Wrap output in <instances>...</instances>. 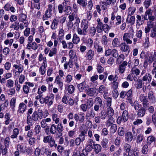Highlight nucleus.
Listing matches in <instances>:
<instances>
[{
	"mask_svg": "<svg viewBox=\"0 0 156 156\" xmlns=\"http://www.w3.org/2000/svg\"><path fill=\"white\" fill-rule=\"evenodd\" d=\"M89 22L86 19H83L81 21L80 27L77 28V32L80 35L85 36L87 35L89 27Z\"/></svg>",
	"mask_w": 156,
	"mask_h": 156,
	"instance_id": "nucleus-1",
	"label": "nucleus"
},
{
	"mask_svg": "<svg viewBox=\"0 0 156 156\" xmlns=\"http://www.w3.org/2000/svg\"><path fill=\"white\" fill-rule=\"evenodd\" d=\"M54 98V95L51 94L50 96H47L45 98H41L39 101L41 104H47L48 107H50L53 104Z\"/></svg>",
	"mask_w": 156,
	"mask_h": 156,
	"instance_id": "nucleus-2",
	"label": "nucleus"
},
{
	"mask_svg": "<svg viewBox=\"0 0 156 156\" xmlns=\"http://www.w3.org/2000/svg\"><path fill=\"white\" fill-rule=\"evenodd\" d=\"M87 133L86 131H81L78 137H76L75 140V144L79 146L81 143H83L85 140V136Z\"/></svg>",
	"mask_w": 156,
	"mask_h": 156,
	"instance_id": "nucleus-3",
	"label": "nucleus"
},
{
	"mask_svg": "<svg viewBox=\"0 0 156 156\" xmlns=\"http://www.w3.org/2000/svg\"><path fill=\"white\" fill-rule=\"evenodd\" d=\"M42 118V111L40 110L39 109L37 111H34L32 115V119L35 122L37 121L39 119H41Z\"/></svg>",
	"mask_w": 156,
	"mask_h": 156,
	"instance_id": "nucleus-4",
	"label": "nucleus"
},
{
	"mask_svg": "<svg viewBox=\"0 0 156 156\" xmlns=\"http://www.w3.org/2000/svg\"><path fill=\"white\" fill-rule=\"evenodd\" d=\"M27 103L28 101L27 99L24 100V103H20L19 105L17 112L20 114H23L24 113L27 109V106L26 104Z\"/></svg>",
	"mask_w": 156,
	"mask_h": 156,
	"instance_id": "nucleus-5",
	"label": "nucleus"
},
{
	"mask_svg": "<svg viewBox=\"0 0 156 156\" xmlns=\"http://www.w3.org/2000/svg\"><path fill=\"white\" fill-rule=\"evenodd\" d=\"M52 5L51 4L48 5V8L46 11L45 14L43 16V19L44 20H47V18H50L52 15Z\"/></svg>",
	"mask_w": 156,
	"mask_h": 156,
	"instance_id": "nucleus-6",
	"label": "nucleus"
},
{
	"mask_svg": "<svg viewBox=\"0 0 156 156\" xmlns=\"http://www.w3.org/2000/svg\"><path fill=\"white\" fill-rule=\"evenodd\" d=\"M43 142L45 143H48L50 146H53L55 143V140L51 135H48L46 136H44L43 140Z\"/></svg>",
	"mask_w": 156,
	"mask_h": 156,
	"instance_id": "nucleus-7",
	"label": "nucleus"
},
{
	"mask_svg": "<svg viewBox=\"0 0 156 156\" xmlns=\"http://www.w3.org/2000/svg\"><path fill=\"white\" fill-rule=\"evenodd\" d=\"M133 34L129 33H125L123 36V40L126 42L127 44H131L132 41L129 38L131 37L133 38Z\"/></svg>",
	"mask_w": 156,
	"mask_h": 156,
	"instance_id": "nucleus-8",
	"label": "nucleus"
},
{
	"mask_svg": "<svg viewBox=\"0 0 156 156\" xmlns=\"http://www.w3.org/2000/svg\"><path fill=\"white\" fill-rule=\"evenodd\" d=\"M4 8L5 11H10L12 13H14L16 12V9L11 3L8 2L5 4L4 6Z\"/></svg>",
	"mask_w": 156,
	"mask_h": 156,
	"instance_id": "nucleus-9",
	"label": "nucleus"
},
{
	"mask_svg": "<svg viewBox=\"0 0 156 156\" xmlns=\"http://www.w3.org/2000/svg\"><path fill=\"white\" fill-rule=\"evenodd\" d=\"M86 93L90 97H93L94 95H97L96 89L94 87L89 88L86 90Z\"/></svg>",
	"mask_w": 156,
	"mask_h": 156,
	"instance_id": "nucleus-10",
	"label": "nucleus"
},
{
	"mask_svg": "<svg viewBox=\"0 0 156 156\" xmlns=\"http://www.w3.org/2000/svg\"><path fill=\"white\" fill-rule=\"evenodd\" d=\"M116 0H105V2H102V3L105 5V7L103 6V10H105L106 9H107L109 6L111 4L114 5L116 3Z\"/></svg>",
	"mask_w": 156,
	"mask_h": 156,
	"instance_id": "nucleus-11",
	"label": "nucleus"
},
{
	"mask_svg": "<svg viewBox=\"0 0 156 156\" xmlns=\"http://www.w3.org/2000/svg\"><path fill=\"white\" fill-rule=\"evenodd\" d=\"M140 100L142 102L143 106L147 108L148 106L147 99L146 96H144L143 94H140L139 97Z\"/></svg>",
	"mask_w": 156,
	"mask_h": 156,
	"instance_id": "nucleus-12",
	"label": "nucleus"
},
{
	"mask_svg": "<svg viewBox=\"0 0 156 156\" xmlns=\"http://www.w3.org/2000/svg\"><path fill=\"white\" fill-rule=\"evenodd\" d=\"M127 64L128 63L127 62L124 61L119 66L118 70L119 73L123 74L124 73L126 66L127 65Z\"/></svg>",
	"mask_w": 156,
	"mask_h": 156,
	"instance_id": "nucleus-13",
	"label": "nucleus"
},
{
	"mask_svg": "<svg viewBox=\"0 0 156 156\" xmlns=\"http://www.w3.org/2000/svg\"><path fill=\"white\" fill-rule=\"evenodd\" d=\"M154 12L155 13L154 14L155 16L152 15H151L149 17H148L147 18V20H149V21L147 23L150 24V23H152L153 24V26H156V22H154V21L155 20H156V9H155Z\"/></svg>",
	"mask_w": 156,
	"mask_h": 156,
	"instance_id": "nucleus-14",
	"label": "nucleus"
},
{
	"mask_svg": "<svg viewBox=\"0 0 156 156\" xmlns=\"http://www.w3.org/2000/svg\"><path fill=\"white\" fill-rule=\"evenodd\" d=\"M51 119L50 118H47L46 119H43L41 122V126L42 128H44L48 125V123L51 122Z\"/></svg>",
	"mask_w": 156,
	"mask_h": 156,
	"instance_id": "nucleus-15",
	"label": "nucleus"
},
{
	"mask_svg": "<svg viewBox=\"0 0 156 156\" xmlns=\"http://www.w3.org/2000/svg\"><path fill=\"white\" fill-rule=\"evenodd\" d=\"M27 48L29 50L32 49L34 50H36L38 48V46L35 42L28 43L27 45Z\"/></svg>",
	"mask_w": 156,
	"mask_h": 156,
	"instance_id": "nucleus-16",
	"label": "nucleus"
},
{
	"mask_svg": "<svg viewBox=\"0 0 156 156\" xmlns=\"http://www.w3.org/2000/svg\"><path fill=\"white\" fill-rule=\"evenodd\" d=\"M23 66L19 62V63L14 64L13 65L12 71L13 73L15 72L16 70H17V71H23Z\"/></svg>",
	"mask_w": 156,
	"mask_h": 156,
	"instance_id": "nucleus-17",
	"label": "nucleus"
},
{
	"mask_svg": "<svg viewBox=\"0 0 156 156\" xmlns=\"http://www.w3.org/2000/svg\"><path fill=\"white\" fill-rule=\"evenodd\" d=\"M94 55V51L91 49H90L87 53L86 58L88 60H90L93 58Z\"/></svg>",
	"mask_w": 156,
	"mask_h": 156,
	"instance_id": "nucleus-18",
	"label": "nucleus"
},
{
	"mask_svg": "<svg viewBox=\"0 0 156 156\" xmlns=\"http://www.w3.org/2000/svg\"><path fill=\"white\" fill-rule=\"evenodd\" d=\"M59 22V18L54 19L52 22L51 26V28L53 30L56 29Z\"/></svg>",
	"mask_w": 156,
	"mask_h": 156,
	"instance_id": "nucleus-19",
	"label": "nucleus"
},
{
	"mask_svg": "<svg viewBox=\"0 0 156 156\" xmlns=\"http://www.w3.org/2000/svg\"><path fill=\"white\" fill-rule=\"evenodd\" d=\"M103 97L106 100V105L108 107H110L112 105V98L108 97L107 93H105L103 95Z\"/></svg>",
	"mask_w": 156,
	"mask_h": 156,
	"instance_id": "nucleus-20",
	"label": "nucleus"
},
{
	"mask_svg": "<svg viewBox=\"0 0 156 156\" xmlns=\"http://www.w3.org/2000/svg\"><path fill=\"white\" fill-rule=\"evenodd\" d=\"M120 50L122 51H127L129 49V45L125 42L122 43L120 44Z\"/></svg>",
	"mask_w": 156,
	"mask_h": 156,
	"instance_id": "nucleus-21",
	"label": "nucleus"
},
{
	"mask_svg": "<svg viewBox=\"0 0 156 156\" xmlns=\"http://www.w3.org/2000/svg\"><path fill=\"white\" fill-rule=\"evenodd\" d=\"M120 44L119 40L117 38H114L112 41V45L113 47H118Z\"/></svg>",
	"mask_w": 156,
	"mask_h": 156,
	"instance_id": "nucleus-22",
	"label": "nucleus"
},
{
	"mask_svg": "<svg viewBox=\"0 0 156 156\" xmlns=\"http://www.w3.org/2000/svg\"><path fill=\"white\" fill-rule=\"evenodd\" d=\"M140 154V152L139 149L137 147H135L132 152H131L128 154V156H139Z\"/></svg>",
	"mask_w": 156,
	"mask_h": 156,
	"instance_id": "nucleus-23",
	"label": "nucleus"
},
{
	"mask_svg": "<svg viewBox=\"0 0 156 156\" xmlns=\"http://www.w3.org/2000/svg\"><path fill=\"white\" fill-rule=\"evenodd\" d=\"M148 98L151 102L153 103L155 102V98L154 96V93L152 91H150L149 92Z\"/></svg>",
	"mask_w": 156,
	"mask_h": 156,
	"instance_id": "nucleus-24",
	"label": "nucleus"
},
{
	"mask_svg": "<svg viewBox=\"0 0 156 156\" xmlns=\"http://www.w3.org/2000/svg\"><path fill=\"white\" fill-rule=\"evenodd\" d=\"M152 79L151 75L149 73H146L145 75L143 77L142 80L144 81H147L150 83Z\"/></svg>",
	"mask_w": 156,
	"mask_h": 156,
	"instance_id": "nucleus-25",
	"label": "nucleus"
},
{
	"mask_svg": "<svg viewBox=\"0 0 156 156\" xmlns=\"http://www.w3.org/2000/svg\"><path fill=\"white\" fill-rule=\"evenodd\" d=\"M52 119L56 124L59 123L60 121V117L57 114L54 113L52 115Z\"/></svg>",
	"mask_w": 156,
	"mask_h": 156,
	"instance_id": "nucleus-26",
	"label": "nucleus"
},
{
	"mask_svg": "<svg viewBox=\"0 0 156 156\" xmlns=\"http://www.w3.org/2000/svg\"><path fill=\"white\" fill-rule=\"evenodd\" d=\"M122 117L123 118V120L124 122H126L128 120L129 114L127 111L125 110L123 112Z\"/></svg>",
	"mask_w": 156,
	"mask_h": 156,
	"instance_id": "nucleus-27",
	"label": "nucleus"
},
{
	"mask_svg": "<svg viewBox=\"0 0 156 156\" xmlns=\"http://www.w3.org/2000/svg\"><path fill=\"white\" fill-rule=\"evenodd\" d=\"M151 15H152L151 10V9H149L145 12L144 15H142V19H144L145 20H147V16H148V17H149Z\"/></svg>",
	"mask_w": 156,
	"mask_h": 156,
	"instance_id": "nucleus-28",
	"label": "nucleus"
},
{
	"mask_svg": "<svg viewBox=\"0 0 156 156\" xmlns=\"http://www.w3.org/2000/svg\"><path fill=\"white\" fill-rule=\"evenodd\" d=\"M80 39L79 37L75 33L73 34V37L72 41L74 44H77L80 41Z\"/></svg>",
	"mask_w": 156,
	"mask_h": 156,
	"instance_id": "nucleus-29",
	"label": "nucleus"
},
{
	"mask_svg": "<svg viewBox=\"0 0 156 156\" xmlns=\"http://www.w3.org/2000/svg\"><path fill=\"white\" fill-rule=\"evenodd\" d=\"M5 118L6 119L5 123L6 125H8L9 122L12 120V118H11V115L9 113H7L5 114Z\"/></svg>",
	"mask_w": 156,
	"mask_h": 156,
	"instance_id": "nucleus-30",
	"label": "nucleus"
},
{
	"mask_svg": "<svg viewBox=\"0 0 156 156\" xmlns=\"http://www.w3.org/2000/svg\"><path fill=\"white\" fill-rule=\"evenodd\" d=\"M27 16L26 14L24 13H21L19 15V20L20 22H27V21L26 20Z\"/></svg>",
	"mask_w": 156,
	"mask_h": 156,
	"instance_id": "nucleus-31",
	"label": "nucleus"
},
{
	"mask_svg": "<svg viewBox=\"0 0 156 156\" xmlns=\"http://www.w3.org/2000/svg\"><path fill=\"white\" fill-rule=\"evenodd\" d=\"M146 110L143 108H141L138 110L137 115L139 117H143L145 114Z\"/></svg>",
	"mask_w": 156,
	"mask_h": 156,
	"instance_id": "nucleus-32",
	"label": "nucleus"
},
{
	"mask_svg": "<svg viewBox=\"0 0 156 156\" xmlns=\"http://www.w3.org/2000/svg\"><path fill=\"white\" fill-rule=\"evenodd\" d=\"M125 136L126 141L131 142L132 140L133 137L132 133L131 132H127Z\"/></svg>",
	"mask_w": 156,
	"mask_h": 156,
	"instance_id": "nucleus-33",
	"label": "nucleus"
},
{
	"mask_svg": "<svg viewBox=\"0 0 156 156\" xmlns=\"http://www.w3.org/2000/svg\"><path fill=\"white\" fill-rule=\"evenodd\" d=\"M107 88L104 85H101L100 86L98 89V92L100 94L106 93Z\"/></svg>",
	"mask_w": 156,
	"mask_h": 156,
	"instance_id": "nucleus-34",
	"label": "nucleus"
},
{
	"mask_svg": "<svg viewBox=\"0 0 156 156\" xmlns=\"http://www.w3.org/2000/svg\"><path fill=\"white\" fill-rule=\"evenodd\" d=\"M19 23L18 22H14L10 26V28H13L14 30H18L19 29Z\"/></svg>",
	"mask_w": 156,
	"mask_h": 156,
	"instance_id": "nucleus-35",
	"label": "nucleus"
},
{
	"mask_svg": "<svg viewBox=\"0 0 156 156\" xmlns=\"http://www.w3.org/2000/svg\"><path fill=\"white\" fill-rule=\"evenodd\" d=\"M57 129L56 126L55 124L51 125L49 130L50 133L53 134H55L56 132Z\"/></svg>",
	"mask_w": 156,
	"mask_h": 156,
	"instance_id": "nucleus-36",
	"label": "nucleus"
},
{
	"mask_svg": "<svg viewBox=\"0 0 156 156\" xmlns=\"http://www.w3.org/2000/svg\"><path fill=\"white\" fill-rule=\"evenodd\" d=\"M77 87L79 90L80 92H82L85 87V83L83 82L77 85Z\"/></svg>",
	"mask_w": 156,
	"mask_h": 156,
	"instance_id": "nucleus-37",
	"label": "nucleus"
},
{
	"mask_svg": "<svg viewBox=\"0 0 156 156\" xmlns=\"http://www.w3.org/2000/svg\"><path fill=\"white\" fill-rule=\"evenodd\" d=\"M94 150L95 153L96 154H98L101 151V147L100 145L96 144L94 145Z\"/></svg>",
	"mask_w": 156,
	"mask_h": 156,
	"instance_id": "nucleus-38",
	"label": "nucleus"
},
{
	"mask_svg": "<svg viewBox=\"0 0 156 156\" xmlns=\"http://www.w3.org/2000/svg\"><path fill=\"white\" fill-rule=\"evenodd\" d=\"M94 102L96 105H100L101 107L102 104V100L100 97L97 96L94 99Z\"/></svg>",
	"mask_w": 156,
	"mask_h": 156,
	"instance_id": "nucleus-39",
	"label": "nucleus"
},
{
	"mask_svg": "<svg viewBox=\"0 0 156 156\" xmlns=\"http://www.w3.org/2000/svg\"><path fill=\"white\" fill-rule=\"evenodd\" d=\"M109 118L106 122V126L108 127L111 126L114 122V120L113 117H109Z\"/></svg>",
	"mask_w": 156,
	"mask_h": 156,
	"instance_id": "nucleus-40",
	"label": "nucleus"
},
{
	"mask_svg": "<svg viewBox=\"0 0 156 156\" xmlns=\"http://www.w3.org/2000/svg\"><path fill=\"white\" fill-rule=\"evenodd\" d=\"M106 113L109 117H112L114 114V110L112 108L109 107L107 109Z\"/></svg>",
	"mask_w": 156,
	"mask_h": 156,
	"instance_id": "nucleus-41",
	"label": "nucleus"
},
{
	"mask_svg": "<svg viewBox=\"0 0 156 156\" xmlns=\"http://www.w3.org/2000/svg\"><path fill=\"white\" fill-rule=\"evenodd\" d=\"M155 138L153 136H148L147 139V144L148 145H150L154 141Z\"/></svg>",
	"mask_w": 156,
	"mask_h": 156,
	"instance_id": "nucleus-42",
	"label": "nucleus"
},
{
	"mask_svg": "<svg viewBox=\"0 0 156 156\" xmlns=\"http://www.w3.org/2000/svg\"><path fill=\"white\" fill-rule=\"evenodd\" d=\"M75 17H76L75 14L74 13H72V14L68 16V18L69 19V23L68 24H69V25H71V26H72L73 23H71V22H72V21L74 20V17L75 18Z\"/></svg>",
	"mask_w": 156,
	"mask_h": 156,
	"instance_id": "nucleus-43",
	"label": "nucleus"
},
{
	"mask_svg": "<svg viewBox=\"0 0 156 156\" xmlns=\"http://www.w3.org/2000/svg\"><path fill=\"white\" fill-rule=\"evenodd\" d=\"M108 140L106 138L102 140L101 144L103 148H105L108 147Z\"/></svg>",
	"mask_w": 156,
	"mask_h": 156,
	"instance_id": "nucleus-44",
	"label": "nucleus"
},
{
	"mask_svg": "<svg viewBox=\"0 0 156 156\" xmlns=\"http://www.w3.org/2000/svg\"><path fill=\"white\" fill-rule=\"evenodd\" d=\"M124 57L123 55H120L117 59L116 63L119 65L124 60Z\"/></svg>",
	"mask_w": 156,
	"mask_h": 156,
	"instance_id": "nucleus-45",
	"label": "nucleus"
},
{
	"mask_svg": "<svg viewBox=\"0 0 156 156\" xmlns=\"http://www.w3.org/2000/svg\"><path fill=\"white\" fill-rule=\"evenodd\" d=\"M64 31L62 29H60L58 34V40H62L64 37Z\"/></svg>",
	"mask_w": 156,
	"mask_h": 156,
	"instance_id": "nucleus-46",
	"label": "nucleus"
},
{
	"mask_svg": "<svg viewBox=\"0 0 156 156\" xmlns=\"http://www.w3.org/2000/svg\"><path fill=\"white\" fill-rule=\"evenodd\" d=\"M112 27L107 24H104L103 26V30L106 33H108L109 30Z\"/></svg>",
	"mask_w": 156,
	"mask_h": 156,
	"instance_id": "nucleus-47",
	"label": "nucleus"
},
{
	"mask_svg": "<svg viewBox=\"0 0 156 156\" xmlns=\"http://www.w3.org/2000/svg\"><path fill=\"white\" fill-rule=\"evenodd\" d=\"M124 150L126 153H128V154L131 152L130 149L131 148V146L128 144H125L124 145Z\"/></svg>",
	"mask_w": 156,
	"mask_h": 156,
	"instance_id": "nucleus-48",
	"label": "nucleus"
},
{
	"mask_svg": "<svg viewBox=\"0 0 156 156\" xmlns=\"http://www.w3.org/2000/svg\"><path fill=\"white\" fill-rule=\"evenodd\" d=\"M56 127L58 133H62L64 130V128L61 123H58Z\"/></svg>",
	"mask_w": 156,
	"mask_h": 156,
	"instance_id": "nucleus-49",
	"label": "nucleus"
},
{
	"mask_svg": "<svg viewBox=\"0 0 156 156\" xmlns=\"http://www.w3.org/2000/svg\"><path fill=\"white\" fill-rule=\"evenodd\" d=\"M117 129V126L115 124L112 125L110 129V131L112 133H115Z\"/></svg>",
	"mask_w": 156,
	"mask_h": 156,
	"instance_id": "nucleus-50",
	"label": "nucleus"
},
{
	"mask_svg": "<svg viewBox=\"0 0 156 156\" xmlns=\"http://www.w3.org/2000/svg\"><path fill=\"white\" fill-rule=\"evenodd\" d=\"M8 147H5L3 146H1L0 147V151H2V155L6 154L7 152V148Z\"/></svg>",
	"mask_w": 156,
	"mask_h": 156,
	"instance_id": "nucleus-51",
	"label": "nucleus"
},
{
	"mask_svg": "<svg viewBox=\"0 0 156 156\" xmlns=\"http://www.w3.org/2000/svg\"><path fill=\"white\" fill-rule=\"evenodd\" d=\"M67 91L70 94H73L74 91L75 87L73 85H70L68 87Z\"/></svg>",
	"mask_w": 156,
	"mask_h": 156,
	"instance_id": "nucleus-52",
	"label": "nucleus"
},
{
	"mask_svg": "<svg viewBox=\"0 0 156 156\" xmlns=\"http://www.w3.org/2000/svg\"><path fill=\"white\" fill-rule=\"evenodd\" d=\"M94 46L95 48L97 50V51L98 52H101L103 50L102 47L99 46L97 43H94Z\"/></svg>",
	"mask_w": 156,
	"mask_h": 156,
	"instance_id": "nucleus-53",
	"label": "nucleus"
},
{
	"mask_svg": "<svg viewBox=\"0 0 156 156\" xmlns=\"http://www.w3.org/2000/svg\"><path fill=\"white\" fill-rule=\"evenodd\" d=\"M153 24L152 23H150V24L147 23V27L145 28V33H147L150 31L151 30V28H152V29L154 27V26H153Z\"/></svg>",
	"mask_w": 156,
	"mask_h": 156,
	"instance_id": "nucleus-54",
	"label": "nucleus"
},
{
	"mask_svg": "<svg viewBox=\"0 0 156 156\" xmlns=\"http://www.w3.org/2000/svg\"><path fill=\"white\" fill-rule=\"evenodd\" d=\"M103 23L97 24L96 30L98 33H101L103 29Z\"/></svg>",
	"mask_w": 156,
	"mask_h": 156,
	"instance_id": "nucleus-55",
	"label": "nucleus"
},
{
	"mask_svg": "<svg viewBox=\"0 0 156 156\" xmlns=\"http://www.w3.org/2000/svg\"><path fill=\"white\" fill-rule=\"evenodd\" d=\"M22 23L19 24V27L20 30H22L24 27H27L28 25V21L22 22Z\"/></svg>",
	"mask_w": 156,
	"mask_h": 156,
	"instance_id": "nucleus-56",
	"label": "nucleus"
},
{
	"mask_svg": "<svg viewBox=\"0 0 156 156\" xmlns=\"http://www.w3.org/2000/svg\"><path fill=\"white\" fill-rule=\"evenodd\" d=\"M131 72L133 74H135L136 76L139 75L140 73V70L134 67L132 68Z\"/></svg>",
	"mask_w": 156,
	"mask_h": 156,
	"instance_id": "nucleus-57",
	"label": "nucleus"
},
{
	"mask_svg": "<svg viewBox=\"0 0 156 156\" xmlns=\"http://www.w3.org/2000/svg\"><path fill=\"white\" fill-rule=\"evenodd\" d=\"M118 76L117 75H115V76L112 75H109L108 77V80L110 81H117L118 79Z\"/></svg>",
	"mask_w": 156,
	"mask_h": 156,
	"instance_id": "nucleus-58",
	"label": "nucleus"
},
{
	"mask_svg": "<svg viewBox=\"0 0 156 156\" xmlns=\"http://www.w3.org/2000/svg\"><path fill=\"white\" fill-rule=\"evenodd\" d=\"M148 145L145 144L142 147V153L145 154H147L148 152Z\"/></svg>",
	"mask_w": 156,
	"mask_h": 156,
	"instance_id": "nucleus-59",
	"label": "nucleus"
},
{
	"mask_svg": "<svg viewBox=\"0 0 156 156\" xmlns=\"http://www.w3.org/2000/svg\"><path fill=\"white\" fill-rule=\"evenodd\" d=\"M150 36L153 38L156 37V26H154L151 30Z\"/></svg>",
	"mask_w": 156,
	"mask_h": 156,
	"instance_id": "nucleus-60",
	"label": "nucleus"
},
{
	"mask_svg": "<svg viewBox=\"0 0 156 156\" xmlns=\"http://www.w3.org/2000/svg\"><path fill=\"white\" fill-rule=\"evenodd\" d=\"M125 131L124 128L122 127H119L118 130V133L119 135L122 136L124 134Z\"/></svg>",
	"mask_w": 156,
	"mask_h": 156,
	"instance_id": "nucleus-61",
	"label": "nucleus"
},
{
	"mask_svg": "<svg viewBox=\"0 0 156 156\" xmlns=\"http://www.w3.org/2000/svg\"><path fill=\"white\" fill-rule=\"evenodd\" d=\"M11 66V63L9 62H7L4 65L5 69L6 70H10Z\"/></svg>",
	"mask_w": 156,
	"mask_h": 156,
	"instance_id": "nucleus-62",
	"label": "nucleus"
},
{
	"mask_svg": "<svg viewBox=\"0 0 156 156\" xmlns=\"http://www.w3.org/2000/svg\"><path fill=\"white\" fill-rule=\"evenodd\" d=\"M87 104L88 108L91 107L94 104L93 99L91 98H89L87 100Z\"/></svg>",
	"mask_w": 156,
	"mask_h": 156,
	"instance_id": "nucleus-63",
	"label": "nucleus"
},
{
	"mask_svg": "<svg viewBox=\"0 0 156 156\" xmlns=\"http://www.w3.org/2000/svg\"><path fill=\"white\" fill-rule=\"evenodd\" d=\"M17 149L19 151L21 152H22L23 153H24L25 152V150L24 148L20 144H18L17 146Z\"/></svg>",
	"mask_w": 156,
	"mask_h": 156,
	"instance_id": "nucleus-64",
	"label": "nucleus"
}]
</instances>
